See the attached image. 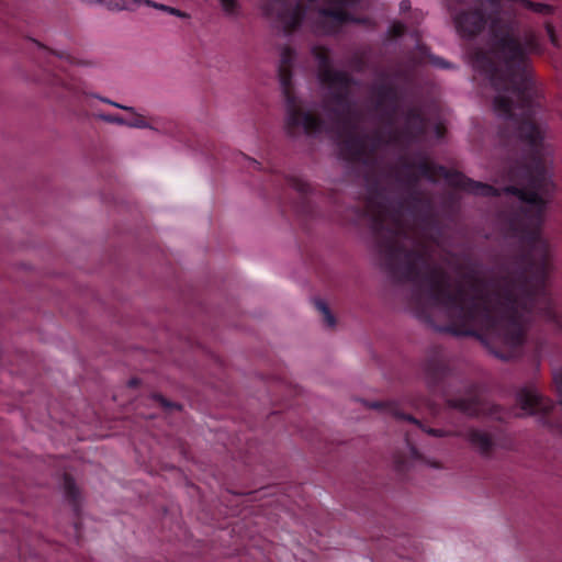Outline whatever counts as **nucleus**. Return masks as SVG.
<instances>
[{
  "label": "nucleus",
  "mask_w": 562,
  "mask_h": 562,
  "mask_svg": "<svg viewBox=\"0 0 562 562\" xmlns=\"http://www.w3.org/2000/svg\"><path fill=\"white\" fill-rule=\"evenodd\" d=\"M312 55L317 61V78L324 92L322 108L326 122L306 111L293 93L291 68L296 53L289 46L280 49L278 72L285 99V128L291 136L330 133L339 142L345 158L364 165L374 164L379 151L402 147L428 133L436 139L441 138L442 126L426 120L419 109L406 105L396 90L397 79L386 74L379 75L371 89V104L379 126L373 133H367V120L358 113L353 102L358 83L334 69L325 47L313 46Z\"/></svg>",
  "instance_id": "f257e3e1"
},
{
  "label": "nucleus",
  "mask_w": 562,
  "mask_h": 562,
  "mask_svg": "<svg viewBox=\"0 0 562 562\" xmlns=\"http://www.w3.org/2000/svg\"><path fill=\"white\" fill-rule=\"evenodd\" d=\"M370 0H260L262 14L284 35L305 25L316 34H334L345 23H367L355 14L368 8Z\"/></svg>",
  "instance_id": "f03ea898"
},
{
  "label": "nucleus",
  "mask_w": 562,
  "mask_h": 562,
  "mask_svg": "<svg viewBox=\"0 0 562 562\" xmlns=\"http://www.w3.org/2000/svg\"><path fill=\"white\" fill-rule=\"evenodd\" d=\"M367 215L372 223L376 240H424L415 223H408L413 218V213L402 206L395 207L390 203L375 205L370 200Z\"/></svg>",
  "instance_id": "7ed1b4c3"
},
{
  "label": "nucleus",
  "mask_w": 562,
  "mask_h": 562,
  "mask_svg": "<svg viewBox=\"0 0 562 562\" xmlns=\"http://www.w3.org/2000/svg\"><path fill=\"white\" fill-rule=\"evenodd\" d=\"M384 406L387 413L392 416H394L397 419L408 420L412 423L416 428L420 429L422 431L434 436V437H445V436H462L460 432H450L445 431L441 429H435L425 427L422 425L420 422L415 419L414 417L409 415H405L400 413L397 406L393 403H386L382 404L379 402H374L370 404V407L372 408H380ZM463 437L468 440L472 449H474L476 452H479L482 457H491L492 453L495 451L497 447V442L495 439V436L486 430L479 429V428H470Z\"/></svg>",
  "instance_id": "20e7f679"
},
{
  "label": "nucleus",
  "mask_w": 562,
  "mask_h": 562,
  "mask_svg": "<svg viewBox=\"0 0 562 562\" xmlns=\"http://www.w3.org/2000/svg\"><path fill=\"white\" fill-rule=\"evenodd\" d=\"M409 173L414 175L415 181L426 180L428 182H436L443 179L448 184L475 195L488 196L498 194L497 189L492 186L475 182L460 172L450 171L440 166L437 167L426 160L422 161L414 170H409Z\"/></svg>",
  "instance_id": "39448f33"
},
{
  "label": "nucleus",
  "mask_w": 562,
  "mask_h": 562,
  "mask_svg": "<svg viewBox=\"0 0 562 562\" xmlns=\"http://www.w3.org/2000/svg\"><path fill=\"white\" fill-rule=\"evenodd\" d=\"M516 400L526 415L546 416L553 407L552 401L544 397L535 383L519 389Z\"/></svg>",
  "instance_id": "423d86ee"
},
{
  "label": "nucleus",
  "mask_w": 562,
  "mask_h": 562,
  "mask_svg": "<svg viewBox=\"0 0 562 562\" xmlns=\"http://www.w3.org/2000/svg\"><path fill=\"white\" fill-rule=\"evenodd\" d=\"M450 405L468 416H479L484 414L486 408L480 396L474 393L468 397H458L450 401Z\"/></svg>",
  "instance_id": "0eeeda50"
},
{
  "label": "nucleus",
  "mask_w": 562,
  "mask_h": 562,
  "mask_svg": "<svg viewBox=\"0 0 562 562\" xmlns=\"http://www.w3.org/2000/svg\"><path fill=\"white\" fill-rule=\"evenodd\" d=\"M395 463L398 470L403 471L417 464H429L436 467L435 463H429L426 458L418 453V451L407 441V456L396 457Z\"/></svg>",
  "instance_id": "6e6552de"
},
{
  "label": "nucleus",
  "mask_w": 562,
  "mask_h": 562,
  "mask_svg": "<svg viewBox=\"0 0 562 562\" xmlns=\"http://www.w3.org/2000/svg\"><path fill=\"white\" fill-rule=\"evenodd\" d=\"M88 4H102L110 10H131L136 4L140 3V0H83Z\"/></svg>",
  "instance_id": "1a4fd4ad"
},
{
  "label": "nucleus",
  "mask_w": 562,
  "mask_h": 562,
  "mask_svg": "<svg viewBox=\"0 0 562 562\" xmlns=\"http://www.w3.org/2000/svg\"><path fill=\"white\" fill-rule=\"evenodd\" d=\"M49 53L55 55L59 59L65 60L69 65L81 66V67H93L95 65L93 61L78 59L70 52H68L66 49H59V50L49 49Z\"/></svg>",
  "instance_id": "9d476101"
},
{
  "label": "nucleus",
  "mask_w": 562,
  "mask_h": 562,
  "mask_svg": "<svg viewBox=\"0 0 562 562\" xmlns=\"http://www.w3.org/2000/svg\"><path fill=\"white\" fill-rule=\"evenodd\" d=\"M222 12L232 19H237L241 14V4L239 0H217Z\"/></svg>",
  "instance_id": "9b49d317"
},
{
  "label": "nucleus",
  "mask_w": 562,
  "mask_h": 562,
  "mask_svg": "<svg viewBox=\"0 0 562 562\" xmlns=\"http://www.w3.org/2000/svg\"><path fill=\"white\" fill-rule=\"evenodd\" d=\"M315 306L322 313L326 325L328 327H334L336 324V321H335V317L333 316V314L330 313L328 306L326 305V303L322 300H317V301H315Z\"/></svg>",
  "instance_id": "f8f14e48"
},
{
  "label": "nucleus",
  "mask_w": 562,
  "mask_h": 562,
  "mask_svg": "<svg viewBox=\"0 0 562 562\" xmlns=\"http://www.w3.org/2000/svg\"><path fill=\"white\" fill-rule=\"evenodd\" d=\"M445 372V368L441 364H428L426 368L427 383L430 386L436 384V374L442 375Z\"/></svg>",
  "instance_id": "ddd939ff"
},
{
  "label": "nucleus",
  "mask_w": 562,
  "mask_h": 562,
  "mask_svg": "<svg viewBox=\"0 0 562 562\" xmlns=\"http://www.w3.org/2000/svg\"><path fill=\"white\" fill-rule=\"evenodd\" d=\"M418 48L422 50V54L425 58H427V60L436 66V67H440V68H448L449 67V64L443 61L441 58L437 57V56H434L431 54L428 53L427 48L425 46H420L418 45Z\"/></svg>",
  "instance_id": "4468645a"
},
{
  "label": "nucleus",
  "mask_w": 562,
  "mask_h": 562,
  "mask_svg": "<svg viewBox=\"0 0 562 562\" xmlns=\"http://www.w3.org/2000/svg\"><path fill=\"white\" fill-rule=\"evenodd\" d=\"M144 3L148 7H154L156 9H159V10H162L165 12H168L169 14H172V15H176V16H179V18H184L187 16L186 13L181 12L180 10L176 9V8H171V7H168V5H165V4H158L154 1H150V0H146L144 1Z\"/></svg>",
  "instance_id": "2eb2a0df"
},
{
  "label": "nucleus",
  "mask_w": 562,
  "mask_h": 562,
  "mask_svg": "<svg viewBox=\"0 0 562 562\" xmlns=\"http://www.w3.org/2000/svg\"><path fill=\"white\" fill-rule=\"evenodd\" d=\"M134 117L130 121H126V126L134 128H150L149 123L145 120L144 116L137 113H133Z\"/></svg>",
  "instance_id": "dca6fc26"
},
{
  "label": "nucleus",
  "mask_w": 562,
  "mask_h": 562,
  "mask_svg": "<svg viewBox=\"0 0 562 562\" xmlns=\"http://www.w3.org/2000/svg\"><path fill=\"white\" fill-rule=\"evenodd\" d=\"M553 383L555 386L559 403L562 406V367L553 371Z\"/></svg>",
  "instance_id": "f3484780"
},
{
  "label": "nucleus",
  "mask_w": 562,
  "mask_h": 562,
  "mask_svg": "<svg viewBox=\"0 0 562 562\" xmlns=\"http://www.w3.org/2000/svg\"><path fill=\"white\" fill-rule=\"evenodd\" d=\"M98 117L106 123L126 126V120H124L123 117H121L119 115L99 114Z\"/></svg>",
  "instance_id": "a211bd4d"
},
{
  "label": "nucleus",
  "mask_w": 562,
  "mask_h": 562,
  "mask_svg": "<svg viewBox=\"0 0 562 562\" xmlns=\"http://www.w3.org/2000/svg\"><path fill=\"white\" fill-rule=\"evenodd\" d=\"M544 29H546V32H547L550 43L554 46H558L559 43H558V37L555 35L554 26L550 22H546Z\"/></svg>",
  "instance_id": "6ab92c4d"
},
{
  "label": "nucleus",
  "mask_w": 562,
  "mask_h": 562,
  "mask_svg": "<svg viewBox=\"0 0 562 562\" xmlns=\"http://www.w3.org/2000/svg\"><path fill=\"white\" fill-rule=\"evenodd\" d=\"M392 34L394 36H401L404 34V31H405V26L402 24V23H394L392 26H391V30Z\"/></svg>",
  "instance_id": "aec40b11"
},
{
  "label": "nucleus",
  "mask_w": 562,
  "mask_h": 562,
  "mask_svg": "<svg viewBox=\"0 0 562 562\" xmlns=\"http://www.w3.org/2000/svg\"><path fill=\"white\" fill-rule=\"evenodd\" d=\"M65 487H66V490H67V494H68L70 497L76 498V496H77L76 488H75L74 483H72L70 480L66 479V481H65Z\"/></svg>",
  "instance_id": "412c9836"
},
{
  "label": "nucleus",
  "mask_w": 562,
  "mask_h": 562,
  "mask_svg": "<svg viewBox=\"0 0 562 562\" xmlns=\"http://www.w3.org/2000/svg\"><path fill=\"white\" fill-rule=\"evenodd\" d=\"M112 106H115L117 109H122V110L127 111L130 113H134L135 112V109L133 106L123 105V104L117 103L115 101H114V103H112Z\"/></svg>",
  "instance_id": "4be33fe9"
},
{
  "label": "nucleus",
  "mask_w": 562,
  "mask_h": 562,
  "mask_svg": "<svg viewBox=\"0 0 562 562\" xmlns=\"http://www.w3.org/2000/svg\"><path fill=\"white\" fill-rule=\"evenodd\" d=\"M293 186L300 192H306L307 191V187H308L306 183H304L302 181L295 182Z\"/></svg>",
  "instance_id": "5701e85b"
},
{
  "label": "nucleus",
  "mask_w": 562,
  "mask_h": 562,
  "mask_svg": "<svg viewBox=\"0 0 562 562\" xmlns=\"http://www.w3.org/2000/svg\"><path fill=\"white\" fill-rule=\"evenodd\" d=\"M91 95L97 98V99H99L103 103H106V104H110V105H112V103H114V101H112V100H110L108 98H103V97L98 95V94H91Z\"/></svg>",
  "instance_id": "b1692460"
},
{
  "label": "nucleus",
  "mask_w": 562,
  "mask_h": 562,
  "mask_svg": "<svg viewBox=\"0 0 562 562\" xmlns=\"http://www.w3.org/2000/svg\"><path fill=\"white\" fill-rule=\"evenodd\" d=\"M409 8H411V3H409V1H407V0L402 1V2H401V4H400V9H401L402 11H406V10H408Z\"/></svg>",
  "instance_id": "393cba45"
},
{
  "label": "nucleus",
  "mask_w": 562,
  "mask_h": 562,
  "mask_svg": "<svg viewBox=\"0 0 562 562\" xmlns=\"http://www.w3.org/2000/svg\"><path fill=\"white\" fill-rule=\"evenodd\" d=\"M159 402L164 405V406H171L166 400L161 398V397H158Z\"/></svg>",
  "instance_id": "a878e982"
},
{
  "label": "nucleus",
  "mask_w": 562,
  "mask_h": 562,
  "mask_svg": "<svg viewBox=\"0 0 562 562\" xmlns=\"http://www.w3.org/2000/svg\"><path fill=\"white\" fill-rule=\"evenodd\" d=\"M65 88L71 91L72 93H77V90L70 86H65Z\"/></svg>",
  "instance_id": "bb28decb"
},
{
  "label": "nucleus",
  "mask_w": 562,
  "mask_h": 562,
  "mask_svg": "<svg viewBox=\"0 0 562 562\" xmlns=\"http://www.w3.org/2000/svg\"><path fill=\"white\" fill-rule=\"evenodd\" d=\"M418 50H419V53H422V50H420L419 48H418ZM420 58H422V59H419V63H423V60H425V59H426V58L423 56V54H420Z\"/></svg>",
  "instance_id": "cd10ccee"
}]
</instances>
